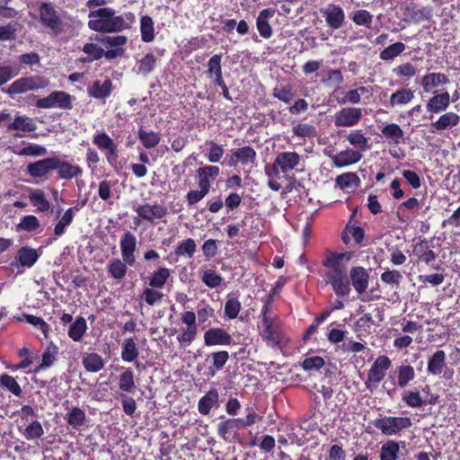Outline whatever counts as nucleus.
Segmentation results:
<instances>
[{
    "instance_id": "14",
    "label": "nucleus",
    "mask_w": 460,
    "mask_h": 460,
    "mask_svg": "<svg viewBox=\"0 0 460 460\" xmlns=\"http://www.w3.org/2000/svg\"><path fill=\"white\" fill-rule=\"evenodd\" d=\"M362 153L352 148H347L339 152L335 155H330L333 165L338 168L347 167L357 164L362 159Z\"/></svg>"
},
{
    "instance_id": "15",
    "label": "nucleus",
    "mask_w": 460,
    "mask_h": 460,
    "mask_svg": "<svg viewBox=\"0 0 460 460\" xmlns=\"http://www.w3.org/2000/svg\"><path fill=\"white\" fill-rule=\"evenodd\" d=\"M232 342L231 335L222 328H212L204 333V343L206 346H226Z\"/></svg>"
},
{
    "instance_id": "48",
    "label": "nucleus",
    "mask_w": 460,
    "mask_h": 460,
    "mask_svg": "<svg viewBox=\"0 0 460 460\" xmlns=\"http://www.w3.org/2000/svg\"><path fill=\"white\" fill-rule=\"evenodd\" d=\"M210 357L212 358L213 367H209V372L210 376H214L216 375V371L222 369L226 365L229 358V354L227 351L221 350L212 353Z\"/></svg>"
},
{
    "instance_id": "5",
    "label": "nucleus",
    "mask_w": 460,
    "mask_h": 460,
    "mask_svg": "<svg viewBox=\"0 0 460 460\" xmlns=\"http://www.w3.org/2000/svg\"><path fill=\"white\" fill-rule=\"evenodd\" d=\"M375 428L385 436L400 434L403 429H409L412 423L409 417L385 416L373 420Z\"/></svg>"
},
{
    "instance_id": "57",
    "label": "nucleus",
    "mask_w": 460,
    "mask_h": 460,
    "mask_svg": "<svg viewBox=\"0 0 460 460\" xmlns=\"http://www.w3.org/2000/svg\"><path fill=\"white\" fill-rule=\"evenodd\" d=\"M85 421V413L78 407H74L68 413L67 422L75 429H78L84 425Z\"/></svg>"
},
{
    "instance_id": "16",
    "label": "nucleus",
    "mask_w": 460,
    "mask_h": 460,
    "mask_svg": "<svg viewBox=\"0 0 460 460\" xmlns=\"http://www.w3.org/2000/svg\"><path fill=\"white\" fill-rule=\"evenodd\" d=\"M301 161V156L296 152H281L275 157V165L279 166L281 172L288 173L294 170Z\"/></svg>"
},
{
    "instance_id": "61",
    "label": "nucleus",
    "mask_w": 460,
    "mask_h": 460,
    "mask_svg": "<svg viewBox=\"0 0 460 460\" xmlns=\"http://www.w3.org/2000/svg\"><path fill=\"white\" fill-rule=\"evenodd\" d=\"M26 322L35 327H37L44 335V338H48L49 325L40 317L32 314H24Z\"/></svg>"
},
{
    "instance_id": "20",
    "label": "nucleus",
    "mask_w": 460,
    "mask_h": 460,
    "mask_svg": "<svg viewBox=\"0 0 460 460\" xmlns=\"http://www.w3.org/2000/svg\"><path fill=\"white\" fill-rule=\"evenodd\" d=\"M449 83V78L443 73L433 72L424 75L421 78L420 84L425 93H436L432 90L441 85H446Z\"/></svg>"
},
{
    "instance_id": "52",
    "label": "nucleus",
    "mask_w": 460,
    "mask_h": 460,
    "mask_svg": "<svg viewBox=\"0 0 460 460\" xmlns=\"http://www.w3.org/2000/svg\"><path fill=\"white\" fill-rule=\"evenodd\" d=\"M0 385L16 396H21L22 388L14 377L7 374L1 375Z\"/></svg>"
},
{
    "instance_id": "7",
    "label": "nucleus",
    "mask_w": 460,
    "mask_h": 460,
    "mask_svg": "<svg viewBox=\"0 0 460 460\" xmlns=\"http://www.w3.org/2000/svg\"><path fill=\"white\" fill-rule=\"evenodd\" d=\"M392 365L391 359L386 356H379L367 373V379L366 381V386L367 389L372 390L373 387H376L377 385L384 379L386 371Z\"/></svg>"
},
{
    "instance_id": "33",
    "label": "nucleus",
    "mask_w": 460,
    "mask_h": 460,
    "mask_svg": "<svg viewBox=\"0 0 460 460\" xmlns=\"http://www.w3.org/2000/svg\"><path fill=\"white\" fill-rule=\"evenodd\" d=\"M119 388L122 392L134 394L137 385L134 380V374L130 368L125 369L119 377Z\"/></svg>"
},
{
    "instance_id": "26",
    "label": "nucleus",
    "mask_w": 460,
    "mask_h": 460,
    "mask_svg": "<svg viewBox=\"0 0 460 460\" xmlns=\"http://www.w3.org/2000/svg\"><path fill=\"white\" fill-rule=\"evenodd\" d=\"M40 254L38 252L30 247L23 246L18 250L14 260L22 267L31 268L38 261Z\"/></svg>"
},
{
    "instance_id": "21",
    "label": "nucleus",
    "mask_w": 460,
    "mask_h": 460,
    "mask_svg": "<svg viewBox=\"0 0 460 460\" xmlns=\"http://www.w3.org/2000/svg\"><path fill=\"white\" fill-rule=\"evenodd\" d=\"M54 170L58 171V177L63 180H70L83 173V170L78 165H73L58 157H55Z\"/></svg>"
},
{
    "instance_id": "18",
    "label": "nucleus",
    "mask_w": 460,
    "mask_h": 460,
    "mask_svg": "<svg viewBox=\"0 0 460 460\" xmlns=\"http://www.w3.org/2000/svg\"><path fill=\"white\" fill-rule=\"evenodd\" d=\"M321 13L325 17L326 23L332 29H339L342 26L345 19L344 12L339 5L330 4L322 9Z\"/></svg>"
},
{
    "instance_id": "63",
    "label": "nucleus",
    "mask_w": 460,
    "mask_h": 460,
    "mask_svg": "<svg viewBox=\"0 0 460 460\" xmlns=\"http://www.w3.org/2000/svg\"><path fill=\"white\" fill-rule=\"evenodd\" d=\"M207 145L209 146L208 153L207 155L208 160L210 163H217L224 155L225 151L223 146L213 141L207 142Z\"/></svg>"
},
{
    "instance_id": "53",
    "label": "nucleus",
    "mask_w": 460,
    "mask_h": 460,
    "mask_svg": "<svg viewBox=\"0 0 460 460\" xmlns=\"http://www.w3.org/2000/svg\"><path fill=\"white\" fill-rule=\"evenodd\" d=\"M417 68L410 62L400 64L393 68V73L400 78L410 79L417 75Z\"/></svg>"
},
{
    "instance_id": "36",
    "label": "nucleus",
    "mask_w": 460,
    "mask_h": 460,
    "mask_svg": "<svg viewBox=\"0 0 460 460\" xmlns=\"http://www.w3.org/2000/svg\"><path fill=\"white\" fill-rule=\"evenodd\" d=\"M87 330V323L84 317H78L71 323L68 330V336L74 341H80Z\"/></svg>"
},
{
    "instance_id": "34",
    "label": "nucleus",
    "mask_w": 460,
    "mask_h": 460,
    "mask_svg": "<svg viewBox=\"0 0 460 460\" xmlns=\"http://www.w3.org/2000/svg\"><path fill=\"white\" fill-rule=\"evenodd\" d=\"M402 401L411 408H420L427 403L418 390H404L402 394Z\"/></svg>"
},
{
    "instance_id": "10",
    "label": "nucleus",
    "mask_w": 460,
    "mask_h": 460,
    "mask_svg": "<svg viewBox=\"0 0 460 460\" xmlns=\"http://www.w3.org/2000/svg\"><path fill=\"white\" fill-rule=\"evenodd\" d=\"M37 129V125L34 119L26 115L17 113L13 121L6 127V131H15L14 136L17 137H22L26 133L31 132Z\"/></svg>"
},
{
    "instance_id": "13",
    "label": "nucleus",
    "mask_w": 460,
    "mask_h": 460,
    "mask_svg": "<svg viewBox=\"0 0 460 460\" xmlns=\"http://www.w3.org/2000/svg\"><path fill=\"white\" fill-rule=\"evenodd\" d=\"M256 152L252 146H243L233 151L229 159V165L241 164L243 166L252 167L255 164Z\"/></svg>"
},
{
    "instance_id": "37",
    "label": "nucleus",
    "mask_w": 460,
    "mask_h": 460,
    "mask_svg": "<svg viewBox=\"0 0 460 460\" xmlns=\"http://www.w3.org/2000/svg\"><path fill=\"white\" fill-rule=\"evenodd\" d=\"M336 185L344 189H355L359 185L360 180L355 172H345L337 176Z\"/></svg>"
},
{
    "instance_id": "29",
    "label": "nucleus",
    "mask_w": 460,
    "mask_h": 460,
    "mask_svg": "<svg viewBox=\"0 0 460 460\" xmlns=\"http://www.w3.org/2000/svg\"><path fill=\"white\" fill-rule=\"evenodd\" d=\"M414 98V92L409 88H400L394 93H392L390 97V106H403L410 103Z\"/></svg>"
},
{
    "instance_id": "17",
    "label": "nucleus",
    "mask_w": 460,
    "mask_h": 460,
    "mask_svg": "<svg viewBox=\"0 0 460 460\" xmlns=\"http://www.w3.org/2000/svg\"><path fill=\"white\" fill-rule=\"evenodd\" d=\"M349 278L352 286L358 294H363L367 289L369 274L365 268L361 266L352 268L349 271Z\"/></svg>"
},
{
    "instance_id": "43",
    "label": "nucleus",
    "mask_w": 460,
    "mask_h": 460,
    "mask_svg": "<svg viewBox=\"0 0 460 460\" xmlns=\"http://www.w3.org/2000/svg\"><path fill=\"white\" fill-rule=\"evenodd\" d=\"M368 93L369 91L367 87L360 86L357 89H352L344 93V96L338 102L340 104H357L360 102L361 95H364Z\"/></svg>"
},
{
    "instance_id": "12",
    "label": "nucleus",
    "mask_w": 460,
    "mask_h": 460,
    "mask_svg": "<svg viewBox=\"0 0 460 460\" xmlns=\"http://www.w3.org/2000/svg\"><path fill=\"white\" fill-rule=\"evenodd\" d=\"M121 257L128 266L136 262L137 237L129 231L126 232L119 241Z\"/></svg>"
},
{
    "instance_id": "23",
    "label": "nucleus",
    "mask_w": 460,
    "mask_h": 460,
    "mask_svg": "<svg viewBox=\"0 0 460 460\" xmlns=\"http://www.w3.org/2000/svg\"><path fill=\"white\" fill-rule=\"evenodd\" d=\"M394 375L396 376V380L394 384L400 388L406 387L416 376L415 369L411 365L398 366L394 370Z\"/></svg>"
},
{
    "instance_id": "59",
    "label": "nucleus",
    "mask_w": 460,
    "mask_h": 460,
    "mask_svg": "<svg viewBox=\"0 0 460 460\" xmlns=\"http://www.w3.org/2000/svg\"><path fill=\"white\" fill-rule=\"evenodd\" d=\"M19 27L20 24L17 22H10L6 25L0 26V40H15Z\"/></svg>"
},
{
    "instance_id": "50",
    "label": "nucleus",
    "mask_w": 460,
    "mask_h": 460,
    "mask_svg": "<svg viewBox=\"0 0 460 460\" xmlns=\"http://www.w3.org/2000/svg\"><path fill=\"white\" fill-rule=\"evenodd\" d=\"M44 435L42 425L38 420L31 421L22 431V436L27 440H33L41 438Z\"/></svg>"
},
{
    "instance_id": "44",
    "label": "nucleus",
    "mask_w": 460,
    "mask_h": 460,
    "mask_svg": "<svg viewBox=\"0 0 460 460\" xmlns=\"http://www.w3.org/2000/svg\"><path fill=\"white\" fill-rule=\"evenodd\" d=\"M127 265L124 260L112 259L108 266V272L116 279H122L127 273Z\"/></svg>"
},
{
    "instance_id": "39",
    "label": "nucleus",
    "mask_w": 460,
    "mask_h": 460,
    "mask_svg": "<svg viewBox=\"0 0 460 460\" xmlns=\"http://www.w3.org/2000/svg\"><path fill=\"white\" fill-rule=\"evenodd\" d=\"M137 137L142 145L147 149L156 146L160 142V136L158 133L152 130L146 131L142 128L138 129Z\"/></svg>"
},
{
    "instance_id": "6",
    "label": "nucleus",
    "mask_w": 460,
    "mask_h": 460,
    "mask_svg": "<svg viewBox=\"0 0 460 460\" xmlns=\"http://www.w3.org/2000/svg\"><path fill=\"white\" fill-rule=\"evenodd\" d=\"M363 116V111L358 107H343L333 115V123L337 128H352L358 124Z\"/></svg>"
},
{
    "instance_id": "35",
    "label": "nucleus",
    "mask_w": 460,
    "mask_h": 460,
    "mask_svg": "<svg viewBox=\"0 0 460 460\" xmlns=\"http://www.w3.org/2000/svg\"><path fill=\"white\" fill-rule=\"evenodd\" d=\"M84 367L89 372H98L104 367L103 359L97 353H88L82 360Z\"/></svg>"
},
{
    "instance_id": "9",
    "label": "nucleus",
    "mask_w": 460,
    "mask_h": 460,
    "mask_svg": "<svg viewBox=\"0 0 460 460\" xmlns=\"http://www.w3.org/2000/svg\"><path fill=\"white\" fill-rule=\"evenodd\" d=\"M138 217L154 223L155 220L163 219L168 213L166 207L155 203H146L134 208Z\"/></svg>"
},
{
    "instance_id": "58",
    "label": "nucleus",
    "mask_w": 460,
    "mask_h": 460,
    "mask_svg": "<svg viewBox=\"0 0 460 460\" xmlns=\"http://www.w3.org/2000/svg\"><path fill=\"white\" fill-rule=\"evenodd\" d=\"M169 276V270L166 268H161L153 274L149 281V286L155 288H161L164 286Z\"/></svg>"
},
{
    "instance_id": "56",
    "label": "nucleus",
    "mask_w": 460,
    "mask_h": 460,
    "mask_svg": "<svg viewBox=\"0 0 460 460\" xmlns=\"http://www.w3.org/2000/svg\"><path fill=\"white\" fill-rule=\"evenodd\" d=\"M29 199L31 202L38 208L40 211H47L49 208V202L46 199L44 192L40 190L32 191Z\"/></svg>"
},
{
    "instance_id": "60",
    "label": "nucleus",
    "mask_w": 460,
    "mask_h": 460,
    "mask_svg": "<svg viewBox=\"0 0 460 460\" xmlns=\"http://www.w3.org/2000/svg\"><path fill=\"white\" fill-rule=\"evenodd\" d=\"M241 307V303L237 298L228 296L225 305V314L229 319H234L237 317Z\"/></svg>"
},
{
    "instance_id": "47",
    "label": "nucleus",
    "mask_w": 460,
    "mask_h": 460,
    "mask_svg": "<svg viewBox=\"0 0 460 460\" xmlns=\"http://www.w3.org/2000/svg\"><path fill=\"white\" fill-rule=\"evenodd\" d=\"M140 31L142 40L150 42L155 38L154 22L150 16H143L140 21Z\"/></svg>"
},
{
    "instance_id": "42",
    "label": "nucleus",
    "mask_w": 460,
    "mask_h": 460,
    "mask_svg": "<svg viewBox=\"0 0 460 460\" xmlns=\"http://www.w3.org/2000/svg\"><path fill=\"white\" fill-rule=\"evenodd\" d=\"M55 108L62 110H70L73 107V97L63 91H55L51 93Z\"/></svg>"
},
{
    "instance_id": "1",
    "label": "nucleus",
    "mask_w": 460,
    "mask_h": 460,
    "mask_svg": "<svg viewBox=\"0 0 460 460\" xmlns=\"http://www.w3.org/2000/svg\"><path fill=\"white\" fill-rule=\"evenodd\" d=\"M352 252H329L323 261L326 268V282L338 296H348L351 291L348 278V264L352 259Z\"/></svg>"
},
{
    "instance_id": "19",
    "label": "nucleus",
    "mask_w": 460,
    "mask_h": 460,
    "mask_svg": "<svg viewBox=\"0 0 460 460\" xmlns=\"http://www.w3.org/2000/svg\"><path fill=\"white\" fill-rule=\"evenodd\" d=\"M54 163L55 157H48L31 163L27 165V172L34 178L44 177L54 170Z\"/></svg>"
},
{
    "instance_id": "8",
    "label": "nucleus",
    "mask_w": 460,
    "mask_h": 460,
    "mask_svg": "<svg viewBox=\"0 0 460 460\" xmlns=\"http://www.w3.org/2000/svg\"><path fill=\"white\" fill-rule=\"evenodd\" d=\"M446 352L438 349L435 351L428 359L427 372L432 376H441L446 379H450L453 376V369L447 367Z\"/></svg>"
},
{
    "instance_id": "24",
    "label": "nucleus",
    "mask_w": 460,
    "mask_h": 460,
    "mask_svg": "<svg viewBox=\"0 0 460 460\" xmlns=\"http://www.w3.org/2000/svg\"><path fill=\"white\" fill-rule=\"evenodd\" d=\"M450 104V94L448 92H444L442 93H436L432 96L427 105L426 109L428 111L432 113H438L440 111H446Z\"/></svg>"
},
{
    "instance_id": "2",
    "label": "nucleus",
    "mask_w": 460,
    "mask_h": 460,
    "mask_svg": "<svg viewBox=\"0 0 460 460\" xmlns=\"http://www.w3.org/2000/svg\"><path fill=\"white\" fill-rule=\"evenodd\" d=\"M88 27L98 32H119L129 28V23L122 15L110 7H102L89 13Z\"/></svg>"
},
{
    "instance_id": "62",
    "label": "nucleus",
    "mask_w": 460,
    "mask_h": 460,
    "mask_svg": "<svg viewBox=\"0 0 460 460\" xmlns=\"http://www.w3.org/2000/svg\"><path fill=\"white\" fill-rule=\"evenodd\" d=\"M272 96L288 103L293 99L292 86L288 84L281 87H275L272 92Z\"/></svg>"
},
{
    "instance_id": "11",
    "label": "nucleus",
    "mask_w": 460,
    "mask_h": 460,
    "mask_svg": "<svg viewBox=\"0 0 460 460\" xmlns=\"http://www.w3.org/2000/svg\"><path fill=\"white\" fill-rule=\"evenodd\" d=\"M243 419H227L217 425V434L226 442H234L237 438V431L241 429Z\"/></svg>"
},
{
    "instance_id": "30",
    "label": "nucleus",
    "mask_w": 460,
    "mask_h": 460,
    "mask_svg": "<svg viewBox=\"0 0 460 460\" xmlns=\"http://www.w3.org/2000/svg\"><path fill=\"white\" fill-rule=\"evenodd\" d=\"M382 135L394 145L404 143V132L399 125L390 123L385 126L382 130Z\"/></svg>"
},
{
    "instance_id": "51",
    "label": "nucleus",
    "mask_w": 460,
    "mask_h": 460,
    "mask_svg": "<svg viewBox=\"0 0 460 460\" xmlns=\"http://www.w3.org/2000/svg\"><path fill=\"white\" fill-rule=\"evenodd\" d=\"M198 332V326H185L177 336V341L183 346H189L195 340Z\"/></svg>"
},
{
    "instance_id": "4",
    "label": "nucleus",
    "mask_w": 460,
    "mask_h": 460,
    "mask_svg": "<svg viewBox=\"0 0 460 460\" xmlns=\"http://www.w3.org/2000/svg\"><path fill=\"white\" fill-rule=\"evenodd\" d=\"M49 81L44 76L34 75L29 77H22L12 83L8 88H3L2 91L5 92L11 96L15 94L25 93L29 91H36L47 87Z\"/></svg>"
},
{
    "instance_id": "40",
    "label": "nucleus",
    "mask_w": 460,
    "mask_h": 460,
    "mask_svg": "<svg viewBox=\"0 0 460 460\" xmlns=\"http://www.w3.org/2000/svg\"><path fill=\"white\" fill-rule=\"evenodd\" d=\"M138 357L137 344L132 338L126 339L122 345L121 358L126 362H132Z\"/></svg>"
},
{
    "instance_id": "46",
    "label": "nucleus",
    "mask_w": 460,
    "mask_h": 460,
    "mask_svg": "<svg viewBox=\"0 0 460 460\" xmlns=\"http://www.w3.org/2000/svg\"><path fill=\"white\" fill-rule=\"evenodd\" d=\"M405 49L406 47L404 43L395 42L382 50L379 57L384 61H390L400 56L405 50Z\"/></svg>"
},
{
    "instance_id": "38",
    "label": "nucleus",
    "mask_w": 460,
    "mask_h": 460,
    "mask_svg": "<svg viewBox=\"0 0 460 460\" xmlns=\"http://www.w3.org/2000/svg\"><path fill=\"white\" fill-rule=\"evenodd\" d=\"M157 58L152 53H147L138 60L137 72L139 75H146L151 73L156 65Z\"/></svg>"
},
{
    "instance_id": "27",
    "label": "nucleus",
    "mask_w": 460,
    "mask_h": 460,
    "mask_svg": "<svg viewBox=\"0 0 460 460\" xmlns=\"http://www.w3.org/2000/svg\"><path fill=\"white\" fill-rule=\"evenodd\" d=\"M460 122V116L455 112L449 111L441 115L438 119L431 123L432 132L442 131L449 128L456 127Z\"/></svg>"
},
{
    "instance_id": "49",
    "label": "nucleus",
    "mask_w": 460,
    "mask_h": 460,
    "mask_svg": "<svg viewBox=\"0 0 460 460\" xmlns=\"http://www.w3.org/2000/svg\"><path fill=\"white\" fill-rule=\"evenodd\" d=\"M58 353V347L52 342L46 348L43 355H42V362L39 366V369H46L53 365L56 360V357Z\"/></svg>"
},
{
    "instance_id": "32",
    "label": "nucleus",
    "mask_w": 460,
    "mask_h": 460,
    "mask_svg": "<svg viewBox=\"0 0 460 460\" xmlns=\"http://www.w3.org/2000/svg\"><path fill=\"white\" fill-rule=\"evenodd\" d=\"M346 139L360 153L365 152L369 148L368 138L361 130L357 129L349 131L346 136Z\"/></svg>"
},
{
    "instance_id": "28",
    "label": "nucleus",
    "mask_w": 460,
    "mask_h": 460,
    "mask_svg": "<svg viewBox=\"0 0 460 460\" xmlns=\"http://www.w3.org/2000/svg\"><path fill=\"white\" fill-rule=\"evenodd\" d=\"M199 176V186H203L210 190L211 182L218 176L219 168L214 165H206L197 171Z\"/></svg>"
},
{
    "instance_id": "25",
    "label": "nucleus",
    "mask_w": 460,
    "mask_h": 460,
    "mask_svg": "<svg viewBox=\"0 0 460 460\" xmlns=\"http://www.w3.org/2000/svg\"><path fill=\"white\" fill-rule=\"evenodd\" d=\"M93 143L102 151L106 152L107 158L117 155V146L113 140L105 133H97L93 136Z\"/></svg>"
},
{
    "instance_id": "3",
    "label": "nucleus",
    "mask_w": 460,
    "mask_h": 460,
    "mask_svg": "<svg viewBox=\"0 0 460 460\" xmlns=\"http://www.w3.org/2000/svg\"><path fill=\"white\" fill-rule=\"evenodd\" d=\"M39 21L40 24L55 35L66 31L67 23L64 20L63 12L56 8L52 3L40 2L39 4Z\"/></svg>"
},
{
    "instance_id": "45",
    "label": "nucleus",
    "mask_w": 460,
    "mask_h": 460,
    "mask_svg": "<svg viewBox=\"0 0 460 460\" xmlns=\"http://www.w3.org/2000/svg\"><path fill=\"white\" fill-rule=\"evenodd\" d=\"M77 210L78 208L76 207H74L68 208L64 213V215L62 216V217L54 228V233L57 236H61L65 233L66 227L71 225L73 218L75 217V212Z\"/></svg>"
},
{
    "instance_id": "64",
    "label": "nucleus",
    "mask_w": 460,
    "mask_h": 460,
    "mask_svg": "<svg viewBox=\"0 0 460 460\" xmlns=\"http://www.w3.org/2000/svg\"><path fill=\"white\" fill-rule=\"evenodd\" d=\"M353 22L357 25L370 27L373 20L372 14L367 10H358L352 16Z\"/></svg>"
},
{
    "instance_id": "55",
    "label": "nucleus",
    "mask_w": 460,
    "mask_h": 460,
    "mask_svg": "<svg viewBox=\"0 0 460 460\" xmlns=\"http://www.w3.org/2000/svg\"><path fill=\"white\" fill-rule=\"evenodd\" d=\"M39 227H40V221L33 215L24 216L16 226L18 231H27V232L36 231Z\"/></svg>"
},
{
    "instance_id": "54",
    "label": "nucleus",
    "mask_w": 460,
    "mask_h": 460,
    "mask_svg": "<svg viewBox=\"0 0 460 460\" xmlns=\"http://www.w3.org/2000/svg\"><path fill=\"white\" fill-rule=\"evenodd\" d=\"M196 248L195 241L191 238H188L178 244L175 252L178 256L191 258L196 252Z\"/></svg>"
},
{
    "instance_id": "41",
    "label": "nucleus",
    "mask_w": 460,
    "mask_h": 460,
    "mask_svg": "<svg viewBox=\"0 0 460 460\" xmlns=\"http://www.w3.org/2000/svg\"><path fill=\"white\" fill-rule=\"evenodd\" d=\"M400 447L398 442L388 440L383 444L380 451V460H396Z\"/></svg>"
},
{
    "instance_id": "31",
    "label": "nucleus",
    "mask_w": 460,
    "mask_h": 460,
    "mask_svg": "<svg viewBox=\"0 0 460 460\" xmlns=\"http://www.w3.org/2000/svg\"><path fill=\"white\" fill-rule=\"evenodd\" d=\"M89 94L94 98H106L111 92V82L110 79L104 81L96 80L88 89Z\"/></svg>"
},
{
    "instance_id": "22",
    "label": "nucleus",
    "mask_w": 460,
    "mask_h": 460,
    "mask_svg": "<svg viewBox=\"0 0 460 460\" xmlns=\"http://www.w3.org/2000/svg\"><path fill=\"white\" fill-rule=\"evenodd\" d=\"M219 394L217 390L210 389L202 396L198 403V410L202 415H208L213 408L219 407Z\"/></svg>"
}]
</instances>
